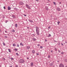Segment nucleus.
I'll return each mask as SVG.
<instances>
[{
    "label": "nucleus",
    "mask_w": 67,
    "mask_h": 67,
    "mask_svg": "<svg viewBox=\"0 0 67 67\" xmlns=\"http://www.w3.org/2000/svg\"><path fill=\"white\" fill-rule=\"evenodd\" d=\"M57 23L58 25H59V23H60V21H58L57 22Z\"/></svg>",
    "instance_id": "22"
},
{
    "label": "nucleus",
    "mask_w": 67,
    "mask_h": 67,
    "mask_svg": "<svg viewBox=\"0 0 67 67\" xmlns=\"http://www.w3.org/2000/svg\"><path fill=\"white\" fill-rule=\"evenodd\" d=\"M60 45V43H59V45Z\"/></svg>",
    "instance_id": "56"
},
{
    "label": "nucleus",
    "mask_w": 67,
    "mask_h": 67,
    "mask_svg": "<svg viewBox=\"0 0 67 67\" xmlns=\"http://www.w3.org/2000/svg\"><path fill=\"white\" fill-rule=\"evenodd\" d=\"M11 9V7L10 6H8V10H10Z\"/></svg>",
    "instance_id": "8"
},
{
    "label": "nucleus",
    "mask_w": 67,
    "mask_h": 67,
    "mask_svg": "<svg viewBox=\"0 0 67 67\" xmlns=\"http://www.w3.org/2000/svg\"><path fill=\"white\" fill-rule=\"evenodd\" d=\"M62 46H63V45H64V44H63L62 43Z\"/></svg>",
    "instance_id": "46"
},
{
    "label": "nucleus",
    "mask_w": 67,
    "mask_h": 67,
    "mask_svg": "<svg viewBox=\"0 0 67 67\" xmlns=\"http://www.w3.org/2000/svg\"><path fill=\"white\" fill-rule=\"evenodd\" d=\"M65 62H67V59H65Z\"/></svg>",
    "instance_id": "32"
},
{
    "label": "nucleus",
    "mask_w": 67,
    "mask_h": 67,
    "mask_svg": "<svg viewBox=\"0 0 67 67\" xmlns=\"http://www.w3.org/2000/svg\"><path fill=\"white\" fill-rule=\"evenodd\" d=\"M45 42H47V40L46 39H45Z\"/></svg>",
    "instance_id": "44"
},
{
    "label": "nucleus",
    "mask_w": 67,
    "mask_h": 67,
    "mask_svg": "<svg viewBox=\"0 0 67 67\" xmlns=\"http://www.w3.org/2000/svg\"><path fill=\"white\" fill-rule=\"evenodd\" d=\"M40 48H41V49H42V48H43V47L41 46L40 47Z\"/></svg>",
    "instance_id": "30"
},
{
    "label": "nucleus",
    "mask_w": 67,
    "mask_h": 67,
    "mask_svg": "<svg viewBox=\"0 0 67 67\" xmlns=\"http://www.w3.org/2000/svg\"><path fill=\"white\" fill-rule=\"evenodd\" d=\"M19 62L20 64H23L25 62V61L23 59H20L19 60Z\"/></svg>",
    "instance_id": "1"
},
{
    "label": "nucleus",
    "mask_w": 67,
    "mask_h": 67,
    "mask_svg": "<svg viewBox=\"0 0 67 67\" xmlns=\"http://www.w3.org/2000/svg\"><path fill=\"white\" fill-rule=\"evenodd\" d=\"M36 55H39V54H38V53H36Z\"/></svg>",
    "instance_id": "36"
},
{
    "label": "nucleus",
    "mask_w": 67,
    "mask_h": 67,
    "mask_svg": "<svg viewBox=\"0 0 67 67\" xmlns=\"http://www.w3.org/2000/svg\"><path fill=\"white\" fill-rule=\"evenodd\" d=\"M5 38H7V37H7V36H5Z\"/></svg>",
    "instance_id": "34"
},
{
    "label": "nucleus",
    "mask_w": 67,
    "mask_h": 67,
    "mask_svg": "<svg viewBox=\"0 0 67 67\" xmlns=\"http://www.w3.org/2000/svg\"><path fill=\"white\" fill-rule=\"evenodd\" d=\"M58 62H59V61H58Z\"/></svg>",
    "instance_id": "59"
},
{
    "label": "nucleus",
    "mask_w": 67,
    "mask_h": 67,
    "mask_svg": "<svg viewBox=\"0 0 67 67\" xmlns=\"http://www.w3.org/2000/svg\"><path fill=\"white\" fill-rule=\"evenodd\" d=\"M33 65H34V64H33V63H31V64L30 65V66H33Z\"/></svg>",
    "instance_id": "9"
},
{
    "label": "nucleus",
    "mask_w": 67,
    "mask_h": 67,
    "mask_svg": "<svg viewBox=\"0 0 67 67\" xmlns=\"http://www.w3.org/2000/svg\"><path fill=\"white\" fill-rule=\"evenodd\" d=\"M32 40L34 41H36V39L35 38H32Z\"/></svg>",
    "instance_id": "11"
},
{
    "label": "nucleus",
    "mask_w": 67,
    "mask_h": 67,
    "mask_svg": "<svg viewBox=\"0 0 67 67\" xmlns=\"http://www.w3.org/2000/svg\"><path fill=\"white\" fill-rule=\"evenodd\" d=\"M3 8L4 9H5V6H4L3 7Z\"/></svg>",
    "instance_id": "37"
},
{
    "label": "nucleus",
    "mask_w": 67,
    "mask_h": 67,
    "mask_svg": "<svg viewBox=\"0 0 67 67\" xmlns=\"http://www.w3.org/2000/svg\"><path fill=\"white\" fill-rule=\"evenodd\" d=\"M27 49H29L30 48V47L29 46H27Z\"/></svg>",
    "instance_id": "10"
},
{
    "label": "nucleus",
    "mask_w": 67,
    "mask_h": 67,
    "mask_svg": "<svg viewBox=\"0 0 67 67\" xmlns=\"http://www.w3.org/2000/svg\"><path fill=\"white\" fill-rule=\"evenodd\" d=\"M33 35L34 36H35V34H33Z\"/></svg>",
    "instance_id": "47"
},
{
    "label": "nucleus",
    "mask_w": 67,
    "mask_h": 67,
    "mask_svg": "<svg viewBox=\"0 0 67 67\" xmlns=\"http://www.w3.org/2000/svg\"><path fill=\"white\" fill-rule=\"evenodd\" d=\"M17 47H19V44H17Z\"/></svg>",
    "instance_id": "35"
},
{
    "label": "nucleus",
    "mask_w": 67,
    "mask_h": 67,
    "mask_svg": "<svg viewBox=\"0 0 67 67\" xmlns=\"http://www.w3.org/2000/svg\"><path fill=\"white\" fill-rule=\"evenodd\" d=\"M15 67H18V65H16Z\"/></svg>",
    "instance_id": "39"
},
{
    "label": "nucleus",
    "mask_w": 67,
    "mask_h": 67,
    "mask_svg": "<svg viewBox=\"0 0 67 67\" xmlns=\"http://www.w3.org/2000/svg\"><path fill=\"white\" fill-rule=\"evenodd\" d=\"M55 51H57V49H56V48H55Z\"/></svg>",
    "instance_id": "29"
},
{
    "label": "nucleus",
    "mask_w": 67,
    "mask_h": 67,
    "mask_svg": "<svg viewBox=\"0 0 67 67\" xmlns=\"http://www.w3.org/2000/svg\"><path fill=\"white\" fill-rule=\"evenodd\" d=\"M59 67H64V65H63V64L61 63L60 64L59 66Z\"/></svg>",
    "instance_id": "3"
},
{
    "label": "nucleus",
    "mask_w": 67,
    "mask_h": 67,
    "mask_svg": "<svg viewBox=\"0 0 67 67\" xmlns=\"http://www.w3.org/2000/svg\"><path fill=\"white\" fill-rule=\"evenodd\" d=\"M20 45H22V46H23V44H22V43H20Z\"/></svg>",
    "instance_id": "26"
},
{
    "label": "nucleus",
    "mask_w": 67,
    "mask_h": 67,
    "mask_svg": "<svg viewBox=\"0 0 67 67\" xmlns=\"http://www.w3.org/2000/svg\"><path fill=\"white\" fill-rule=\"evenodd\" d=\"M17 49H16V48H15L14 49V51H16V52H17V51H18Z\"/></svg>",
    "instance_id": "15"
},
{
    "label": "nucleus",
    "mask_w": 67,
    "mask_h": 67,
    "mask_svg": "<svg viewBox=\"0 0 67 67\" xmlns=\"http://www.w3.org/2000/svg\"><path fill=\"white\" fill-rule=\"evenodd\" d=\"M50 28H51V27L50 26H49V27H48V29H50Z\"/></svg>",
    "instance_id": "38"
},
{
    "label": "nucleus",
    "mask_w": 67,
    "mask_h": 67,
    "mask_svg": "<svg viewBox=\"0 0 67 67\" xmlns=\"http://www.w3.org/2000/svg\"><path fill=\"white\" fill-rule=\"evenodd\" d=\"M9 67H12V66H9Z\"/></svg>",
    "instance_id": "52"
},
{
    "label": "nucleus",
    "mask_w": 67,
    "mask_h": 67,
    "mask_svg": "<svg viewBox=\"0 0 67 67\" xmlns=\"http://www.w3.org/2000/svg\"><path fill=\"white\" fill-rule=\"evenodd\" d=\"M3 18H5V17H4V16H3Z\"/></svg>",
    "instance_id": "54"
},
{
    "label": "nucleus",
    "mask_w": 67,
    "mask_h": 67,
    "mask_svg": "<svg viewBox=\"0 0 67 67\" xmlns=\"http://www.w3.org/2000/svg\"><path fill=\"white\" fill-rule=\"evenodd\" d=\"M19 3L20 5H23L24 4L22 2H20Z\"/></svg>",
    "instance_id": "5"
},
{
    "label": "nucleus",
    "mask_w": 67,
    "mask_h": 67,
    "mask_svg": "<svg viewBox=\"0 0 67 67\" xmlns=\"http://www.w3.org/2000/svg\"><path fill=\"white\" fill-rule=\"evenodd\" d=\"M49 65L51 66H53V63H51L50 64H49Z\"/></svg>",
    "instance_id": "7"
},
{
    "label": "nucleus",
    "mask_w": 67,
    "mask_h": 67,
    "mask_svg": "<svg viewBox=\"0 0 67 67\" xmlns=\"http://www.w3.org/2000/svg\"><path fill=\"white\" fill-rule=\"evenodd\" d=\"M24 16H26V15L25 14H24Z\"/></svg>",
    "instance_id": "43"
},
{
    "label": "nucleus",
    "mask_w": 67,
    "mask_h": 67,
    "mask_svg": "<svg viewBox=\"0 0 67 67\" xmlns=\"http://www.w3.org/2000/svg\"><path fill=\"white\" fill-rule=\"evenodd\" d=\"M59 3L60 4H61V3H61V2H60Z\"/></svg>",
    "instance_id": "51"
},
{
    "label": "nucleus",
    "mask_w": 67,
    "mask_h": 67,
    "mask_svg": "<svg viewBox=\"0 0 67 67\" xmlns=\"http://www.w3.org/2000/svg\"><path fill=\"white\" fill-rule=\"evenodd\" d=\"M0 67H1V65H0Z\"/></svg>",
    "instance_id": "61"
},
{
    "label": "nucleus",
    "mask_w": 67,
    "mask_h": 67,
    "mask_svg": "<svg viewBox=\"0 0 67 67\" xmlns=\"http://www.w3.org/2000/svg\"><path fill=\"white\" fill-rule=\"evenodd\" d=\"M8 22V20H6L5 21V23H7V22Z\"/></svg>",
    "instance_id": "28"
},
{
    "label": "nucleus",
    "mask_w": 67,
    "mask_h": 67,
    "mask_svg": "<svg viewBox=\"0 0 67 67\" xmlns=\"http://www.w3.org/2000/svg\"><path fill=\"white\" fill-rule=\"evenodd\" d=\"M37 46H40V44H37Z\"/></svg>",
    "instance_id": "42"
},
{
    "label": "nucleus",
    "mask_w": 67,
    "mask_h": 67,
    "mask_svg": "<svg viewBox=\"0 0 67 67\" xmlns=\"http://www.w3.org/2000/svg\"><path fill=\"white\" fill-rule=\"evenodd\" d=\"M11 59L12 60H13V58H11Z\"/></svg>",
    "instance_id": "31"
},
{
    "label": "nucleus",
    "mask_w": 67,
    "mask_h": 67,
    "mask_svg": "<svg viewBox=\"0 0 67 67\" xmlns=\"http://www.w3.org/2000/svg\"><path fill=\"white\" fill-rule=\"evenodd\" d=\"M51 58V55H48V58Z\"/></svg>",
    "instance_id": "25"
},
{
    "label": "nucleus",
    "mask_w": 67,
    "mask_h": 67,
    "mask_svg": "<svg viewBox=\"0 0 67 67\" xmlns=\"http://www.w3.org/2000/svg\"><path fill=\"white\" fill-rule=\"evenodd\" d=\"M14 10H16V11H17L18 10V9H17V8H14Z\"/></svg>",
    "instance_id": "14"
},
{
    "label": "nucleus",
    "mask_w": 67,
    "mask_h": 67,
    "mask_svg": "<svg viewBox=\"0 0 67 67\" xmlns=\"http://www.w3.org/2000/svg\"><path fill=\"white\" fill-rule=\"evenodd\" d=\"M65 43H66V42H65Z\"/></svg>",
    "instance_id": "62"
},
{
    "label": "nucleus",
    "mask_w": 67,
    "mask_h": 67,
    "mask_svg": "<svg viewBox=\"0 0 67 67\" xmlns=\"http://www.w3.org/2000/svg\"><path fill=\"white\" fill-rule=\"evenodd\" d=\"M61 54H64V52H61Z\"/></svg>",
    "instance_id": "40"
},
{
    "label": "nucleus",
    "mask_w": 67,
    "mask_h": 67,
    "mask_svg": "<svg viewBox=\"0 0 67 67\" xmlns=\"http://www.w3.org/2000/svg\"><path fill=\"white\" fill-rule=\"evenodd\" d=\"M8 50L9 51V52H10V53H11V49H8Z\"/></svg>",
    "instance_id": "18"
},
{
    "label": "nucleus",
    "mask_w": 67,
    "mask_h": 67,
    "mask_svg": "<svg viewBox=\"0 0 67 67\" xmlns=\"http://www.w3.org/2000/svg\"><path fill=\"white\" fill-rule=\"evenodd\" d=\"M26 7H27V8H28V9H31V8L28 5L26 4Z\"/></svg>",
    "instance_id": "4"
},
{
    "label": "nucleus",
    "mask_w": 67,
    "mask_h": 67,
    "mask_svg": "<svg viewBox=\"0 0 67 67\" xmlns=\"http://www.w3.org/2000/svg\"><path fill=\"white\" fill-rule=\"evenodd\" d=\"M36 1H38L39 0H35Z\"/></svg>",
    "instance_id": "55"
},
{
    "label": "nucleus",
    "mask_w": 67,
    "mask_h": 67,
    "mask_svg": "<svg viewBox=\"0 0 67 67\" xmlns=\"http://www.w3.org/2000/svg\"><path fill=\"white\" fill-rule=\"evenodd\" d=\"M5 33H7V31H5Z\"/></svg>",
    "instance_id": "49"
},
{
    "label": "nucleus",
    "mask_w": 67,
    "mask_h": 67,
    "mask_svg": "<svg viewBox=\"0 0 67 67\" xmlns=\"http://www.w3.org/2000/svg\"><path fill=\"white\" fill-rule=\"evenodd\" d=\"M46 10H48V7H46Z\"/></svg>",
    "instance_id": "13"
},
{
    "label": "nucleus",
    "mask_w": 67,
    "mask_h": 67,
    "mask_svg": "<svg viewBox=\"0 0 67 67\" xmlns=\"http://www.w3.org/2000/svg\"><path fill=\"white\" fill-rule=\"evenodd\" d=\"M13 46H16V45L15 43L13 44Z\"/></svg>",
    "instance_id": "19"
},
{
    "label": "nucleus",
    "mask_w": 67,
    "mask_h": 67,
    "mask_svg": "<svg viewBox=\"0 0 67 67\" xmlns=\"http://www.w3.org/2000/svg\"><path fill=\"white\" fill-rule=\"evenodd\" d=\"M12 17H13V18H14H14H15V16H14V15H12Z\"/></svg>",
    "instance_id": "21"
},
{
    "label": "nucleus",
    "mask_w": 67,
    "mask_h": 67,
    "mask_svg": "<svg viewBox=\"0 0 67 67\" xmlns=\"http://www.w3.org/2000/svg\"><path fill=\"white\" fill-rule=\"evenodd\" d=\"M65 67H67V66H66Z\"/></svg>",
    "instance_id": "57"
},
{
    "label": "nucleus",
    "mask_w": 67,
    "mask_h": 67,
    "mask_svg": "<svg viewBox=\"0 0 67 67\" xmlns=\"http://www.w3.org/2000/svg\"><path fill=\"white\" fill-rule=\"evenodd\" d=\"M27 29H30V27H27Z\"/></svg>",
    "instance_id": "45"
},
{
    "label": "nucleus",
    "mask_w": 67,
    "mask_h": 67,
    "mask_svg": "<svg viewBox=\"0 0 67 67\" xmlns=\"http://www.w3.org/2000/svg\"><path fill=\"white\" fill-rule=\"evenodd\" d=\"M51 53H53V51L52 50H51Z\"/></svg>",
    "instance_id": "48"
},
{
    "label": "nucleus",
    "mask_w": 67,
    "mask_h": 67,
    "mask_svg": "<svg viewBox=\"0 0 67 67\" xmlns=\"http://www.w3.org/2000/svg\"><path fill=\"white\" fill-rule=\"evenodd\" d=\"M27 58V59H29V58Z\"/></svg>",
    "instance_id": "50"
},
{
    "label": "nucleus",
    "mask_w": 67,
    "mask_h": 67,
    "mask_svg": "<svg viewBox=\"0 0 67 67\" xmlns=\"http://www.w3.org/2000/svg\"><path fill=\"white\" fill-rule=\"evenodd\" d=\"M17 26H18V25H17V24H15V27H17Z\"/></svg>",
    "instance_id": "20"
},
{
    "label": "nucleus",
    "mask_w": 67,
    "mask_h": 67,
    "mask_svg": "<svg viewBox=\"0 0 67 67\" xmlns=\"http://www.w3.org/2000/svg\"><path fill=\"white\" fill-rule=\"evenodd\" d=\"M1 32V30L0 29V32Z\"/></svg>",
    "instance_id": "53"
},
{
    "label": "nucleus",
    "mask_w": 67,
    "mask_h": 67,
    "mask_svg": "<svg viewBox=\"0 0 67 67\" xmlns=\"http://www.w3.org/2000/svg\"><path fill=\"white\" fill-rule=\"evenodd\" d=\"M16 55L17 56H19V54H18V53H16Z\"/></svg>",
    "instance_id": "24"
},
{
    "label": "nucleus",
    "mask_w": 67,
    "mask_h": 67,
    "mask_svg": "<svg viewBox=\"0 0 67 67\" xmlns=\"http://www.w3.org/2000/svg\"><path fill=\"white\" fill-rule=\"evenodd\" d=\"M49 35L47 36L48 37H51V34H49Z\"/></svg>",
    "instance_id": "17"
},
{
    "label": "nucleus",
    "mask_w": 67,
    "mask_h": 67,
    "mask_svg": "<svg viewBox=\"0 0 67 67\" xmlns=\"http://www.w3.org/2000/svg\"><path fill=\"white\" fill-rule=\"evenodd\" d=\"M53 3H54V5H56V2H54Z\"/></svg>",
    "instance_id": "23"
},
{
    "label": "nucleus",
    "mask_w": 67,
    "mask_h": 67,
    "mask_svg": "<svg viewBox=\"0 0 67 67\" xmlns=\"http://www.w3.org/2000/svg\"><path fill=\"white\" fill-rule=\"evenodd\" d=\"M13 32H15V30H14L13 29Z\"/></svg>",
    "instance_id": "33"
},
{
    "label": "nucleus",
    "mask_w": 67,
    "mask_h": 67,
    "mask_svg": "<svg viewBox=\"0 0 67 67\" xmlns=\"http://www.w3.org/2000/svg\"><path fill=\"white\" fill-rule=\"evenodd\" d=\"M59 52H60V51H59Z\"/></svg>",
    "instance_id": "58"
},
{
    "label": "nucleus",
    "mask_w": 67,
    "mask_h": 67,
    "mask_svg": "<svg viewBox=\"0 0 67 67\" xmlns=\"http://www.w3.org/2000/svg\"><path fill=\"white\" fill-rule=\"evenodd\" d=\"M32 0V1H33L34 0Z\"/></svg>",
    "instance_id": "60"
},
{
    "label": "nucleus",
    "mask_w": 67,
    "mask_h": 67,
    "mask_svg": "<svg viewBox=\"0 0 67 67\" xmlns=\"http://www.w3.org/2000/svg\"><path fill=\"white\" fill-rule=\"evenodd\" d=\"M32 53L33 54H34L35 53V51L34 50H33L32 51Z\"/></svg>",
    "instance_id": "16"
},
{
    "label": "nucleus",
    "mask_w": 67,
    "mask_h": 67,
    "mask_svg": "<svg viewBox=\"0 0 67 67\" xmlns=\"http://www.w3.org/2000/svg\"><path fill=\"white\" fill-rule=\"evenodd\" d=\"M3 45H4V46H5V43L4 42L3 43Z\"/></svg>",
    "instance_id": "27"
},
{
    "label": "nucleus",
    "mask_w": 67,
    "mask_h": 67,
    "mask_svg": "<svg viewBox=\"0 0 67 67\" xmlns=\"http://www.w3.org/2000/svg\"><path fill=\"white\" fill-rule=\"evenodd\" d=\"M36 31L37 35H40V34L39 33V31H38V27H36Z\"/></svg>",
    "instance_id": "2"
},
{
    "label": "nucleus",
    "mask_w": 67,
    "mask_h": 67,
    "mask_svg": "<svg viewBox=\"0 0 67 67\" xmlns=\"http://www.w3.org/2000/svg\"><path fill=\"white\" fill-rule=\"evenodd\" d=\"M29 21L30 22H31V23H32L33 22V21L30 19L29 20Z\"/></svg>",
    "instance_id": "12"
},
{
    "label": "nucleus",
    "mask_w": 67,
    "mask_h": 67,
    "mask_svg": "<svg viewBox=\"0 0 67 67\" xmlns=\"http://www.w3.org/2000/svg\"><path fill=\"white\" fill-rule=\"evenodd\" d=\"M54 42H57L56 41H55V40H54Z\"/></svg>",
    "instance_id": "41"
},
{
    "label": "nucleus",
    "mask_w": 67,
    "mask_h": 67,
    "mask_svg": "<svg viewBox=\"0 0 67 67\" xmlns=\"http://www.w3.org/2000/svg\"><path fill=\"white\" fill-rule=\"evenodd\" d=\"M57 10L59 11H60V8H57Z\"/></svg>",
    "instance_id": "6"
}]
</instances>
